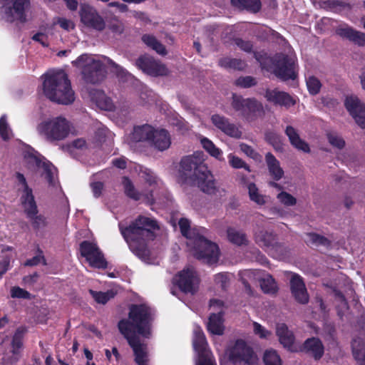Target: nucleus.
<instances>
[{"mask_svg": "<svg viewBox=\"0 0 365 365\" xmlns=\"http://www.w3.org/2000/svg\"><path fill=\"white\" fill-rule=\"evenodd\" d=\"M152 322V310L149 307L131 304L128 317L120 319L117 325L119 332L132 348L138 365H147L148 362L147 344L140 337L149 339L151 336Z\"/></svg>", "mask_w": 365, "mask_h": 365, "instance_id": "nucleus-1", "label": "nucleus"}, {"mask_svg": "<svg viewBox=\"0 0 365 365\" xmlns=\"http://www.w3.org/2000/svg\"><path fill=\"white\" fill-rule=\"evenodd\" d=\"M118 227L131 252L139 258L147 259L150 255L148 242L154 239V231L159 229L157 221L139 216L128 226L125 227L120 222Z\"/></svg>", "mask_w": 365, "mask_h": 365, "instance_id": "nucleus-2", "label": "nucleus"}, {"mask_svg": "<svg viewBox=\"0 0 365 365\" xmlns=\"http://www.w3.org/2000/svg\"><path fill=\"white\" fill-rule=\"evenodd\" d=\"M178 225L182 235L187 239L186 245L190 252L195 258L209 264L218 261V247L207 238L205 228L190 229V222L185 218H181Z\"/></svg>", "mask_w": 365, "mask_h": 365, "instance_id": "nucleus-3", "label": "nucleus"}, {"mask_svg": "<svg viewBox=\"0 0 365 365\" xmlns=\"http://www.w3.org/2000/svg\"><path fill=\"white\" fill-rule=\"evenodd\" d=\"M72 63L81 69L83 80L90 84L101 83L106 77L107 67H110V71L122 81H126L131 76L123 67L105 56L96 58L92 55L84 53Z\"/></svg>", "mask_w": 365, "mask_h": 365, "instance_id": "nucleus-4", "label": "nucleus"}, {"mask_svg": "<svg viewBox=\"0 0 365 365\" xmlns=\"http://www.w3.org/2000/svg\"><path fill=\"white\" fill-rule=\"evenodd\" d=\"M180 165L185 184L197 186L201 191L209 195L216 193L217 187L214 177L200 158L185 156L182 158Z\"/></svg>", "mask_w": 365, "mask_h": 365, "instance_id": "nucleus-5", "label": "nucleus"}, {"mask_svg": "<svg viewBox=\"0 0 365 365\" xmlns=\"http://www.w3.org/2000/svg\"><path fill=\"white\" fill-rule=\"evenodd\" d=\"M43 93L51 101L69 105L75 101V93L67 74L62 70L53 71L45 75Z\"/></svg>", "mask_w": 365, "mask_h": 365, "instance_id": "nucleus-6", "label": "nucleus"}, {"mask_svg": "<svg viewBox=\"0 0 365 365\" xmlns=\"http://www.w3.org/2000/svg\"><path fill=\"white\" fill-rule=\"evenodd\" d=\"M71 123L63 117H56L38 124L37 130L46 141L55 143L66 138L71 132Z\"/></svg>", "mask_w": 365, "mask_h": 365, "instance_id": "nucleus-7", "label": "nucleus"}, {"mask_svg": "<svg viewBox=\"0 0 365 365\" xmlns=\"http://www.w3.org/2000/svg\"><path fill=\"white\" fill-rule=\"evenodd\" d=\"M231 106L248 121H253L264 113L261 103L255 98H244L237 94H232Z\"/></svg>", "mask_w": 365, "mask_h": 365, "instance_id": "nucleus-8", "label": "nucleus"}, {"mask_svg": "<svg viewBox=\"0 0 365 365\" xmlns=\"http://www.w3.org/2000/svg\"><path fill=\"white\" fill-rule=\"evenodd\" d=\"M24 158L29 169L40 171L48 183L54 185L56 170L52 164L45 161L37 152L31 149L24 152Z\"/></svg>", "mask_w": 365, "mask_h": 365, "instance_id": "nucleus-9", "label": "nucleus"}, {"mask_svg": "<svg viewBox=\"0 0 365 365\" xmlns=\"http://www.w3.org/2000/svg\"><path fill=\"white\" fill-rule=\"evenodd\" d=\"M0 15L8 22L19 20L26 21L25 10L29 5V0H0Z\"/></svg>", "mask_w": 365, "mask_h": 365, "instance_id": "nucleus-10", "label": "nucleus"}, {"mask_svg": "<svg viewBox=\"0 0 365 365\" xmlns=\"http://www.w3.org/2000/svg\"><path fill=\"white\" fill-rule=\"evenodd\" d=\"M192 345L197 354L195 365H216L214 357L207 347L205 336L200 327H195L193 331Z\"/></svg>", "mask_w": 365, "mask_h": 365, "instance_id": "nucleus-11", "label": "nucleus"}, {"mask_svg": "<svg viewBox=\"0 0 365 365\" xmlns=\"http://www.w3.org/2000/svg\"><path fill=\"white\" fill-rule=\"evenodd\" d=\"M79 250L90 266L98 269H106L108 263L98 245L92 242L84 240L81 242Z\"/></svg>", "mask_w": 365, "mask_h": 365, "instance_id": "nucleus-12", "label": "nucleus"}, {"mask_svg": "<svg viewBox=\"0 0 365 365\" xmlns=\"http://www.w3.org/2000/svg\"><path fill=\"white\" fill-rule=\"evenodd\" d=\"M274 73L283 81L295 79V60L293 57L285 54H277L274 58Z\"/></svg>", "mask_w": 365, "mask_h": 365, "instance_id": "nucleus-13", "label": "nucleus"}, {"mask_svg": "<svg viewBox=\"0 0 365 365\" xmlns=\"http://www.w3.org/2000/svg\"><path fill=\"white\" fill-rule=\"evenodd\" d=\"M230 357L234 363H243L244 365H255L257 361L252 349L243 340L236 341Z\"/></svg>", "mask_w": 365, "mask_h": 365, "instance_id": "nucleus-14", "label": "nucleus"}, {"mask_svg": "<svg viewBox=\"0 0 365 365\" xmlns=\"http://www.w3.org/2000/svg\"><path fill=\"white\" fill-rule=\"evenodd\" d=\"M174 280L182 292L192 294L197 292L199 279L192 267L184 269L175 276Z\"/></svg>", "mask_w": 365, "mask_h": 365, "instance_id": "nucleus-15", "label": "nucleus"}, {"mask_svg": "<svg viewBox=\"0 0 365 365\" xmlns=\"http://www.w3.org/2000/svg\"><path fill=\"white\" fill-rule=\"evenodd\" d=\"M16 178L18 182L22 186V193L20 197V201L24 209V213L31 215L34 211H38V207L35 201L33 190L26 182V178L21 173H16Z\"/></svg>", "mask_w": 365, "mask_h": 365, "instance_id": "nucleus-16", "label": "nucleus"}, {"mask_svg": "<svg viewBox=\"0 0 365 365\" xmlns=\"http://www.w3.org/2000/svg\"><path fill=\"white\" fill-rule=\"evenodd\" d=\"M135 65L150 76H159L168 74V69L165 65L148 55L140 56L136 60Z\"/></svg>", "mask_w": 365, "mask_h": 365, "instance_id": "nucleus-17", "label": "nucleus"}, {"mask_svg": "<svg viewBox=\"0 0 365 365\" xmlns=\"http://www.w3.org/2000/svg\"><path fill=\"white\" fill-rule=\"evenodd\" d=\"M154 128L148 124L134 127L128 138V143L132 148H137L141 144L150 145Z\"/></svg>", "mask_w": 365, "mask_h": 365, "instance_id": "nucleus-18", "label": "nucleus"}, {"mask_svg": "<svg viewBox=\"0 0 365 365\" xmlns=\"http://www.w3.org/2000/svg\"><path fill=\"white\" fill-rule=\"evenodd\" d=\"M335 34L342 39L347 40L359 46H365V33L358 31L347 24H339L334 29Z\"/></svg>", "mask_w": 365, "mask_h": 365, "instance_id": "nucleus-19", "label": "nucleus"}, {"mask_svg": "<svg viewBox=\"0 0 365 365\" xmlns=\"http://www.w3.org/2000/svg\"><path fill=\"white\" fill-rule=\"evenodd\" d=\"M335 34L342 39L347 40L359 46H365V33L358 31L347 24H339L334 29Z\"/></svg>", "mask_w": 365, "mask_h": 365, "instance_id": "nucleus-20", "label": "nucleus"}, {"mask_svg": "<svg viewBox=\"0 0 365 365\" xmlns=\"http://www.w3.org/2000/svg\"><path fill=\"white\" fill-rule=\"evenodd\" d=\"M344 105L356 123L361 128H365V105L354 96H347Z\"/></svg>", "mask_w": 365, "mask_h": 365, "instance_id": "nucleus-21", "label": "nucleus"}, {"mask_svg": "<svg viewBox=\"0 0 365 365\" xmlns=\"http://www.w3.org/2000/svg\"><path fill=\"white\" fill-rule=\"evenodd\" d=\"M80 16L81 21L86 26L98 31L104 29L106 26L105 21L94 8L88 5H82Z\"/></svg>", "mask_w": 365, "mask_h": 365, "instance_id": "nucleus-22", "label": "nucleus"}, {"mask_svg": "<svg viewBox=\"0 0 365 365\" xmlns=\"http://www.w3.org/2000/svg\"><path fill=\"white\" fill-rule=\"evenodd\" d=\"M211 121L217 129L227 135L237 139L241 138L242 131L227 118L219 114H214L211 117Z\"/></svg>", "mask_w": 365, "mask_h": 365, "instance_id": "nucleus-23", "label": "nucleus"}, {"mask_svg": "<svg viewBox=\"0 0 365 365\" xmlns=\"http://www.w3.org/2000/svg\"><path fill=\"white\" fill-rule=\"evenodd\" d=\"M290 289L294 299L300 304H305L309 302V294L302 278L293 274L290 279Z\"/></svg>", "mask_w": 365, "mask_h": 365, "instance_id": "nucleus-24", "label": "nucleus"}, {"mask_svg": "<svg viewBox=\"0 0 365 365\" xmlns=\"http://www.w3.org/2000/svg\"><path fill=\"white\" fill-rule=\"evenodd\" d=\"M26 331V329L22 327H19L16 330V331L12 337V340H11V356H9L7 359H5L6 361V363L12 364L14 363L17 362L20 359V358L21 356V349L24 346L23 339H24V336Z\"/></svg>", "mask_w": 365, "mask_h": 365, "instance_id": "nucleus-25", "label": "nucleus"}, {"mask_svg": "<svg viewBox=\"0 0 365 365\" xmlns=\"http://www.w3.org/2000/svg\"><path fill=\"white\" fill-rule=\"evenodd\" d=\"M266 99L275 106H284L287 108L294 106L296 101L288 93L278 89H267L265 92Z\"/></svg>", "mask_w": 365, "mask_h": 365, "instance_id": "nucleus-26", "label": "nucleus"}, {"mask_svg": "<svg viewBox=\"0 0 365 365\" xmlns=\"http://www.w3.org/2000/svg\"><path fill=\"white\" fill-rule=\"evenodd\" d=\"M171 145V138L169 133L165 129L153 130V135L150 143V146L158 151L168 150Z\"/></svg>", "mask_w": 365, "mask_h": 365, "instance_id": "nucleus-27", "label": "nucleus"}, {"mask_svg": "<svg viewBox=\"0 0 365 365\" xmlns=\"http://www.w3.org/2000/svg\"><path fill=\"white\" fill-rule=\"evenodd\" d=\"M255 242L260 247L267 250H273L281 247V245L277 242L276 235L267 230H260L255 234Z\"/></svg>", "mask_w": 365, "mask_h": 365, "instance_id": "nucleus-28", "label": "nucleus"}, {"mask_svg": "<svg viewBox=\"0 0 365 365\" xmlns=\"http://www.w3.org/2000/svg\"><path fill=\"white\" fill-rule=\"evenodd\" d=\"M265 162L269 176L275 181L280 180L284 177V172L279 161L271 153H267L265 155Z\"/></svg>", "mask_w": 365, "mask_h": 365, "instance_id": "nucleus-29", "label": "nucleus"}, {"mask_svg": "<svg viewBox=\"0 0 365 365\" xmlns=\"http://www.w3.org/2000/svg\"><path fill=\"white\" fill-rule=\"evenodd\" d=\"M303 351L318 360L322 357L324 349L320 339L312 337L304 341Z\"/></svg>", "mask_w": 365, "mask_h": 365, "instance_id": "nucleus-30", "label": "nucleus"}, {"mask_svg": "<svg viewBox=\"0 0 365 365\" xmlns=\"http://www.w3.org/2000/svg\"><path fill=\"white\" fill-rule=\"evenodd\" d=\"M276 333L279 337V342L284 348L289 350H293L294 336L292 331L288 329L287 324L279 323L276 326Z\"/></svg>", "mask_w": 365, "mask_h": 365, "instance_id": "nucleus-31", "label": "nucleus"}, {"mask_svg": "<svg viewBox=\"0 0 365 365\" xmlns=\"http://www.w3.org/2000/svg\"><path fill=\"white\" fill-rule=\"evenodd\" d=\"M141 177L144 179L145 182L151 187V189L148 193H144L143 195L148 203L153 204L155 200L154 196L155 189L158 186V181L155 175L150 170H145L141 173Z\"/></svg>", "mask_w": 365, "mask_h": 365, "instance_id": "nucleus-32", "label": "nucleus"}, {"mask_svg": "<svg viewBox=\"0 0 365 365\" xmlns=\"http://www.w3.org/2000/svg\"><path fill=\"white\" fill-rule=\"evenodd\" d=\"M285 134L287 135L290 143L297 149L302 150L304 153L310 151L309 145L299 137L297 130L291 125L287 126Z\"/></svg>", "mask_w": 365, "mask_h": 365, "instance_id": "nucleus-33", "label": "nucleus"}, {"mask_svg": "<svg viewBox=\"0 0 365 365\" xmlns=\"http://www.w3.org/2000/svg\"><path fill=\"white\" fill-rule=\"evenodd\" d=\"M353 355L360 365H365V336L354 339L351 344Z\"/></svg>", "mask_w": 365, "mask_h": 365, "instance_id": "nucleus-34", "label": "nucleus"}, {"mask_svg": "<svg viewBox=\"0 0 365 365\" xmlns=\"http://www.w3.org/2000/svg\"><path fill=\"white\" fill-rule=\"evenodd\" d=\"M222 322V311L218 312L217 314H212L207 323L208 331L213 334L222 335L224 331Z\"/></svg>", "mask_w": 365, "mask_h": 365, "instance_id": "nucleus-35", "label": "nucleus"}, {"mask_svg": "<svg viewBox=\"0 0 365 365\" xmlns=\"http://www.w3.org/2000/svg\"><path fill=\"white\" fill-rule=\"evenodd\" d=\"M262 291L267 294H274L277 291V285L274 278L269 274H261L259 279Z\"/></svg>", "mask_w": 365, "mask_h": 365, "instance_id": "nucleus-36", "label": "nucleus"}, {"mask_svg": "<svg viewBox=\"0 0 365 365\" xmlns=\"http://www.w3.org/2000/svg\"><path fill=\"white\" fill-rule=\"evenodd\" d=\"M233 6L245 9L252 13H257L261 9L260 0H230Z\"/></svg>", "mask_w": 365, "mask_h": 365, "instance_id": "nucleus-37", "label": "nucleus"}, {"mask_svg": "<svg viewBox=\"0 0 365 365\" xmlns=\"http://www.w3.org/2000/svg\"><path fill=\"white\" fill-rule=\"evenodd\" d=\"M227 233L228 240L236 245L241 246L248 243L246 235L242 231L229 227L227 230Z\"/></svg>", "mask_w": 365, "mask_h": 365, "instance_id": "nucleus-38", "label": "nucleus"}, {"mask_svg": "<svg viewBox=\"0 0 365 365\" xmlns=\"http://www.w3.org/2000/svg\"><path fill=\"white\" fill-rule=\"evenodd\" d=\"M262 272L260 270L247 269L241 272V279L243 284L247 290L251 289L250 282L259 281Z\"/></svg>", "mask_w": 365, "mask_h": 365, "instance_id": "nucleus-39", "label": "nucleus"}, {"mask_svg": "<svg viewBox=\"0 0 365 365\" xmlns=\"http://www.w3.org/2000/svg\"><path fill=\"white\" fill-rule=\"evenodd\" d=\"M219 65L221 67L225 68H232L235 70L242 71L244 70L247 64L246 63L239 58H223L219 61Z\"/></svg>", "mask_w": 365, "mask_h": 365, "instance_id": "nucleus-40", "label": "nucleus"}, {"mask_svg": "<svg viewBox=\"0 0 365 365\" xmlns=\"http://www.w3.org/2000/svg\"><path fill=\"white\" fill-rule=\"evenodd\" d=\"M26 217L29 220L34 230L43 229L47 225L46 217L41 214H38V210L34 211L31 215H26Z\"/></svg>", "mask_w": 365, "mask_h": 365, "instance_id": "nucleus-41", "label": "nucleus"}, {"mask_svg": "<svg viewBox=\"0 0 365 365\" xmlns=\"http://www.w3.org/2000/svg\"><path fill=\"white\" fill-rule=\"evenodd\" d=\"M122 183L124 187L125 193L128 197L135 200H139L141 198V196L143 194L138 192L135 190L133 182L128 178L123 177Z\"/></svg>", "mask_w": 365, "mask_h": 365, "instance_id": "nucleus-42", "label": "nucleus"}, {"mask_svg": "<svg viewBox=\"0 0 365 365\" xmlns=\"http://www.w3.org/2000/svg\"><path fill=\"white\" fill-rule=\"evenodd\" d=\"M142 40L147 46L151 47L158 53L161 55L166 53L165 46L160 43L153 36L144 35L142 37Z\"/></svg>", "mask_w": 365, "mask_h": 365, "instance_id": "nucleus-43", "label": "nucleus"}, {"mask_svg": "<svg viewBox=\"0 0 365 365\" xmlns=\"http://www.w3.org/2000/svg\"><path fill=\"white\" fill-rule=\"evenodd\" d=\"M305 241L307 244L314 246L328 247L330 245L329 240L324 236L315 233H307Z\"/></svg>", "mask_w": 365, "mask_h": 365, "instance_id": "nucleus-44", "label": "nucleus"}, {"mask_svg": "<svg viewBox=\"0 0 365 365\" xmlns=\"http://www.w3.org/2000/svg\"><path fill=\"white\" fill-rule=\"evenodd\" d=\"M89 292L96 302L102 304H106L110 299L113 298L115 294V292L113 290L96 292L90 289Z\"/></svg>", "mask_w": 365, "mask_h": 365, "instance_id": "nucleus-45", "label": "nucleus"}, {"mask_svg": "<svg viewBox=\"0 0 365 365\" xmlns=\"http://www.w3.org/2000/svg\"><path fill=\"white\" fill-rule=\"evenodd\" d=\"M88 148V144L84 138H78L67 145L68 150L72 153L76 151L84 152Z\"/></svg>", "mask_w": 365, "mask_h": 365, "instance_id": "nucleus-46", "label": "nucleus"}, {"mask_svg": "<svg viewBox=\"0 0 365 365\" xmlns=\"http://www.w3.org/2000/svg\"><path fill=\"white\" fill-rule=\"evenodd\" d=\"M201 144L203 148L212 156L219 158L222 155V151L217 148L214 143L207 138L201 139Z\"/></svg>", "mask_w": 365, "mask_h": 365, "instance_id": "nucleus-47", "label": "nucleus"}, {"mask_svg": "<svg viewBox=\"0 0 365 365\" xmlns=\"http://www.w3.org/2000/svg\"><path fill=\"white\" fill-rule=\"evenodd\" d=\"M248 191L251 200L259 205H262L265 203L264 196L259 193L258 189L255 183L251 182L248 185Z\"/></svg>", "mask_w": 365, "mask_h": 365, "instance_id": "nucleus-48", "label": "nucleus"}, {"mask_svg": "<svg viewBox=\"0 0 365 365\" xmlns=\"http://www.w3.org/2000/svg\"><path fill=\"white\" fill-rule=\"evenodd\" d=\"M327 138L329 143L334 148L341 150L345 146V141L343 138L334 132H328Z\"/></svg>", "mask_w": 365, "mask_h": 365, "instance_id": "nucleus-49", "label": "nucleus"}, {"mask_svg": "<svg viewBox=\"0 0 365 365\" xmlns=\"http://www.w3.org/2000/svg\"><path fill=\"white\" fill-rule=\"evenodd\" d=\"M263 360L265 365H282L280 357L274 350L266 351Z\"/></svg>", "mask_w": 365, "mask_h": 365, "instance_id": "nucleus-50", "label": "nucleus"}, {"mask_svg": "<svg viewBox=\"0 0 365 365\" xmlns=\"http://www.w3.org/2000/svg\"><path fill=\"white\" fill-rule=\"evenodd\" d=\"M307 86L309 93L314 96L319 93L322 83L317 77L311 76L307 79Z\"/></svg>", "mask_w": 365, "mask_h": 365, "instance_id": "nucleus-51", "label": "nucleus"}, {"mask_svg": "<svg viewBox=\"0 0 365 365\" xmlns=\"http://www.w3.org/2000/svg\"><path fill=\"white\" fill-rule=\"evenodd\" d=\"M98 98L96 101L97 106L105 110H112L114 108L111 99L107 97L104 93L98 92Z\"/></svg>", "mask_w": 365, "mask_h": 365, "instance_id": "nucleus-52", "label": "nucleus"}, {"mask_svg": "<svg viewBox=\"0 0 365 365\" xmlns=\"http://www.w3.org/2000/svg\"><path fill=\"white\" fill-rule=\"evenodd\" d=\"M0 135L4 140L9 139L12 135V132L7 123L6 115H2L0 118Z\"/></svg>", "mask_w": 365, "mask_h": 365, "instance_id": "nucleus-53", "label": "nucleus"}, {"mask_svg": "<svg viewBox=\"0 0 365 365\" xmlns=\"http://www.w3.org/2000/svg\"><path fill=\"white\" fill-rule=\"evenodd\" d=\"M277 198L282 204L285 206H293L297 204V199L291 194L285 191H282L279 192L277 195Z\"/></svg>", "mask_w": 365, "mask_h": 365, "instance_id": "nucleus-54", "label": "nucleus"}, {"mask_svg": "<svg viewBox=\"0 0 365 365\" xmlns=\"http://www.w3.org/2000/svg\"><path fill=\"white\" fill-rule=\"evenodd\" d=\"M228 158L230 164L234 168H244L247 171L251 172L250 166L247 165L241 158L232 155H230Z\"/></svg>", "mask_w": 365, "mask_h": 365, "instance_id": "nucleus-55", "label": "nucleus"}, {"mask_svg": "<svg viewBox=\"0 0 365 365\" xmlns=\"http://www.w3.org/2000/svg\"><path fill=\"white\" fill-rule=\"evenodd\" d=\"M42 262L44 265L46 264V261L43 255V252L38 250V254L31 259H27L24 263L25 266H36Z\"/></svg>", "mask_w": 365, "mask_h": 365, "instance_id": "nucleus-56", "label": "nucleus"}, {"mask_svg": "<svg viewBox=\"0 0 365 365\" xmlns=\"http://www.w3.org/2000/svg\"><path fill=\"white\" fill-rule=\"evenodd\" d=\"M11 297L19 299H30L31 294L19 287H14L11 289Z\"/></svg>", "mask_w": 365, "mask_h": 365, "instance_id": "nucleus-57", "label": "nucleus"}, {"mask_svg": "<svg viewBox=\"0 0 365 365\" xmlns=\"http://www.w3.org/2000/svg\"><path fill=\"white\" fill-rule=\"evenodd\" d=\"M235 84L242 88H250L256 84L255 79L252 76L240 77L235 81Z\"/></svg>", "mask_w": 365, "mask_h": 365, "instance_id": "nucleus-58", "label": "nucleus"}, {"mask_svg": "<svg viewBox=\"0 0 365 365\" xmlns=\"http://www.w3.org/2000/svg\"><path fill=\"white\" fill-rule=\"evenodd\" d=\"M215 282L222 289H225L230 283V274L227 273H219L215 276Z\"/></svg>", "mask_w": 365, "mask_h": 365, "instance_id": "nucleus-59", "label": "nucleus"}, {"mask_svg": "<svg viewBox=\"0 0 365 365\" xmlns=\"http://www.w3.org/2000/svg\"><path fill=\"white\" fill-rule=\"evenodd\" d=\"M254 333L262 339H267L271 335V332L257 322L253 323Z\"/></svg>", "mask_w": 365, "mask_h": 365, "instance_id": "nucleus-60", "label": "nucleus"}, {"mask_svg": "<svg viewBox=\"0 0 365 365\" xmlns=\"http://www.w3.org/2000/svg\"><path fill=\"white\" fill-rule=\"evenodd\" d=\"M235 43L241 50L245 52L252 51L253 46L250 41H244L242 38H236Z\"/></svg>", "mask_w": 365, "mask_h": 365, "instance_id": "nucleus-61", "label": "nucleus"}, {"mask_svg": "<svg viewBox=\"0 0 365 365\" xmlns=\"http://www.w3.org/2000/svg\"><path fill=\"white\" fill-rule=\"evenodd\" d=\"M11 258L8 256L5 257L2 261L0 262V279L3 277V275L10 268Z\"/></svg>", "mask_w": 365, "mask_h": 365, "instance_id": "nucleus-62", "label": "nucleus"}, {"mask_svg": "<svg viewBox=\"0 0 365 365\" xmlns=\"http://www.w3.org/2000/svg\"><path fill=\"white\" fill-rule=\"evenodd\" d=\"M91 187L94 197H98L101 195L103 184L101 182H93L91 183Z\"/></svg>", "mask_w": 365, "mask_h": 365, "instance_id": "nucleus-63", "label": "nucleus"}, {"mask_svg": "<svg viewBox=\"0 0 365 365\" xmlns=\"http://www.w3.org/2000/svg\"><path fill=\"white\" fill-rule=\"evenodd\" d=\"M241 150L245 153L247 156H250L252 158H255L257 156V153L255 150L250 145L245 143H241L240 145Z\"/></svg>", "mask_w": 365, "mask_h": 365, "instance_id": "nucleus-64", "label": "nucleus"}]
</instances>
